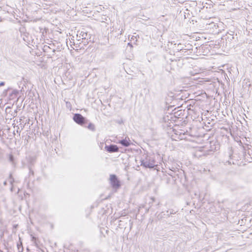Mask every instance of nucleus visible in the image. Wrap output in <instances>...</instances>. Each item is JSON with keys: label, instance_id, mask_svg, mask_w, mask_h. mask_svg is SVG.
<instances>
[{"label": "nucleus", "instance_id": "nucleus-20", "mask_svg": "<svg viewBox=\"0 0 252 252\" xmlns=\"http://www.w3.org/2000/svg\"><path fill=\"white\" fill-rule=\"evenodd\" d=\"M34 159H33V158H31L30 162H31V164H32V163L34 162Z\"/></svg>", "mask_w": 252, "mask_h": 252}, {"label": "nucleus", "instance_id": "nucleus-19", "mask_svg": "<svg viewBox=\"0 0 252 252\" xmlns=\"http://www.w3.org/2000/svg\"><path fill=\"white\" fill-rule=\"evenodd\" d=\"M5 84V83L4 82H1L0 83V87L4 86Z\"/></svg>", "mask_w": 252, "mask_h": 252}, {"label": "nucleus", "instance_id": "nucleus-13", "mask_svg": "<svg viewBox=\"0 0 252 252\" xmlns=\"http://www.w3.org/2000/svg\"><path fill=\"white\" fill-rule=\"evenodd\" d=\"M29 174H30V175L33 176L34 175V172H33V170H32V168H31V166H29Z\"/></svg>", "mask_w": 252, "mask_h": 252}, {"label": "nucleus", "instance_id": "nucleus-27", "mask_svg": "<svg viewBox=\"0 0 252 252\" xmlns=\"http://www.w3.org/2000/svg\"><path fill=\"white\" fill-rule=\"evenodd\" d=\"M241 221H242V222H241V224H242L244 222V219H242V220H241Z\"/></svg>", "mask_w": 252, "mask_h": 252}, {"label": "nucleus", "instance_id": "nucleus-14", "mask_svg": "<svg viewBox=\"0 0 252 252\" xmlns=\"http://www.w3.org/2000/svg\"><path fill=\"white\" fill-rule=\"evenodd\" d=\"M10 112H11V107L9 106L7 107L5 109V112L7 114H8V113H10Z\"/></svg>", "mask_w": 252, "mask_h": 252}, {"label": "nucleus", "instance_id": "nucleus-21", "mask_svg": "<svg viewBox=\"0 0 252 252\" xmlns=\"http://www.w3.org/2000/svg\"><path fill=\"white\" fill-rule=\"evenodd\" d=\"M151 206H150L149 207H148V208H146V212H145V213H148V211H149V208H150V207Z\"/></svg>", "mask_w": 252, "mask_h": 252}, {"label": "nucleus", "instance_id": "nucleus-6", "mask_svg": "<svg viewBox=\"0 0 252 252\" xmlns=\"http://www.w3.org/2000/svg\"><path fill=\"white\" fill-rule=\"evenodd\" d=\"M118 143L125 147H128L131 144L129 138L127 137H126L125 139L119 140Z\"/></svg>", "mask_w": 252, "mask_h": 252}, {"label": "nucleus", "instance_id": "nucleus-11", "mask_svg": "<svg viewBox=\"0 0 252 252\" xmlns=\"http://www.w3.org/2000/svg\"><path fill=\"white\" fill-rule=\"evenodd\" d=\"M90 41H91V39H89V40H82V43H83L84 45H87V44L89 43V42Z\"/></svg>", "mask_w": 252, "mask_h": 252}, {"label": "nucleus", "instance_id": "nucleus-12", "mask_svg": "<svg viewBox=\"0 0 252 252\" xmlns=\"http://www.w3.org/2000/svg\"><path fill=\"white\" fill-rule=\"evenodd\" d=\"M248 154L251 157L252 159V148H249L248 150Z\"/></svg>", "mask_w": 252, "mask_h": 252}, {"label": "nucleus", "instance_id": "nucleus-33", "mask_svg": "<svg viewBox=\"0 0 252 252\" xmlns=\"http://www.w3.org/2000/svg\"><path fill=\"white\" fill-rule=\"evenodd\" d=\"M168 212H169L168 211H167V212H166V213H167V215H168V216L169 215V214H168Z\"/></svg>", "mask_w": 252, "mask_h": 252}, {"label": "nucleus", "instance_id": "nucleus-3", "mask_svg": "<svg viewBox=\"0 0 252 252\" xmlns=\"http://www.w3.org/2000/svg\"><path fill=\"white\" fill-rule=\"evenodd\" d=\"M110 181L113 188L118 189L120 187L121 184L120 181L118 180L116 175H110Z\"/></svg>", "mask_w": 252, "mask_h": 252}, {"label": "nucleus", "instance_id": "nucleus-15", "mask_svg": "<svg viewBox=\"0 0 252 252\" xmlns=\"http://www.w3.org/2000/svg\"><path fill=\"white\" fill-rule=\"evenodd\" d=\"M17 111L14 110V111L11 114V116H12L13 117H15L17 116Z\"/></svg>", "mask_w": 252, "mask_h": 252}, {"label": "nucleus", "instance_id": "nucleus-22", "mask_svg": "<svg viewBox=\"0 0 252 252\" xmlns=\"http://www.w3.org/2000/svg\"><path fill=\"white\" fill-rule=\"evenodd\" d=\"M230 35L231 36H229V37H228V38H230V39H231L232 38H234V37H233V34H230Z\"/></svg>", "mask_w": 252, "mask_h": 252}, {"label": "nucleus", "instance_id": "nucleus-4", "mask_svg": "<svg viewBox=\"0 0 252 252\" xmlns=\"http://www.w3.org/2000/svg\"><path fill=\"white\" fill-rule=\"evenodd\" d=\"M105 150L108 153H114L119 151L118 147L114 144H111L110 145H106L105 147Z\"/></svg>", "mask_w": 252, "mask_h": 252}, {"label": "nucleus", "instance_id": "nucleus-17", "mask_svg": "<svg viewBox=\"0 0 252 252\" xmlns=\"http://www.w3.org/2000/svg\"><path fill=\"white\" fill-rule=\"evenodd\" d=\"M142 208H145V205H141V206H139V209H138V212L140 211V209Z\"/></svg>", "mask_w": 252, "mask_h": 252}, {"label": "nucleus", "instance_id": "nucleus-2", "mask_svg": "<svg viewBox=\"0 0 252 252\" xmlns=\"http://www.w3.org/2000/svg\"><path fill=\"white\" fill-rule=\"evenodd\" d=\"M74 121L78 125L82 126H85L88 120L80 114H75L73 117Z\"/></svg>", "mask_w": 252, "mask_h": 252}, {"label": "nucleus", "instance_id": "nucleus-25", "mask_svg": "<svg viewBox=\"0 0 252 252\" xmlns=\"http://www.w3.org/2000/svg\"><path fill=\"white\" fill-rule=\"evenodd\" d=\"M70 103H68V102H66V106L67 107H70Z\"/></svg>", "mask_w": 252, "mask_h": 252}, {"label": "nucleus", "instance_id": "nucleus-10", "mask_svg": "<svg viewBox=\"0 0 252 252\" xmlns=\"http://www.w3.org/2000/svg\"><path fill=\"white\" fill-rule=\"evenodd\" d=\"M17 94V92L15 91H12L11 94H10V97L13 98L14 96H15Z\"/></svg>", "mask_w": 252, "mask_h": 252}, {"label": "nucleus", "instance_id": "nucleus-24", "mask_svg": "<svg viewBox=\"0 0 252 252\" xmlns=\"http://www.w3.org/2000/svg\"><path fill=\"white\" fill-rule=\"evenodd\" d=\"M117 122L118 124H121L122 123H123V121H122V120H121V121H117Z\"/></svg>", "mask_w": 252, "mask_h": 252}, {"label": "nucleus", "instance_id": "nucleus-16", "mask_svg": "<svg viewBox=\"0 0 252 252\" xmlns=\"http://www.w3.org/2000/svg\"><path fill=\"white\" fill-rule=\"evenodd\" d=\"M14 181V179L12 177V175H10L9 176V182L11 184L12 183V182Z\"/></svg>", "mask_w": 252, "mask_h": 252}, {"label": "nucleus", "instance_id": "nucleus-7", "mask_svg": "<svg viewBox=\"0 0 252 252\" xmlns=\"http://www.w3.org/2000/svg\"><path fill=\"white\" fill-rule=\"evenodd\" d=\"M88 128L90 130L93 131H94L95 129V126L91 123H90L87 126Z\"/></svg>", "mask_w": 252, "mask_h": 252}, {"label": "nucleus", "instance_id": "nucleus-1", "mask_svg": "<svg viewBox=\"0 0 252 252\" xmlns=\"http://www.w3.org/2000/svg\"><path fill=\"white\" fill-rule=\"evenodd\" d=\"M141 165L145 168H153L156 166L155 159L149 156H146L145 158L140 160Z\"/></svg>", "mask_w": 252, "mask_h": 252}, {"label": "nucleus", "instance_id": "nucleus-30", "mask_svg": "<svg viewBox=\"0 0 252 252\" xmlns=\"http://www.w3.org/2000/svg\"><path fill=\"white\" fill-rule=\"evenodd\" d=\"M128 45H129V46H132V45H131V43H128Z\"/></svg>", "mask_w": 252, "mask_h": 252}, {"label": "nucleus", "instance_id": "nucleus-9", "mask_svg": "<svg viewBox=\"0 0 252 252\" xmlns=\"http://www.w3.org/2000/svg\"><path fill=\"white\" fill-rule=\"evenodd\" d=\"M19 252H23V247L22 246V243L20 242V243H17V245Z\"/></svg>", "mask_w": 252, "mask_h": 252}, {"label": "nucleus", "instance_id": "nucleus-29", "mask_svg": "<svg viewBox=\"0 0 252 252\" xmlns=\"http://www.w3.org/2000/svg\"><path fill=\"white\" fill-rule=\"evenodd\" d=\"M3 235V233H1L0 235V237H2V236Z\"/></svg>", "mask_w": 252, "mask_h": 252}, {"label": "nucleus", "instance_id": "nucleus-8", "mask_svg": "<svg viewBox=\"0 0 252 252\" xmlns=\"http://www.w3.org/2000/svg\"><path fill=\"white\" fill-rule=\"evenodd\" d=\"M177 49L178 51H181L183 50H190V49H189V48H185L183 46V45L181 44V43H179L178 44Z\"/></svg>", "mask_w": 252, "mask_h": 252}, {"label": "nucleus", "instance_id": "nucleus-28", "mask_svg": "<svg viewBox=\"0 0 252 252\" xmlns=\"http://www.w3.org/2000/svg\"><path fill=\"white\" fill-rule=\"evenodd\" d=\"M123 29H122L121 32H120V34H122L123 33Z\"/></svg>", "mask_w": 252, "mask_h": 252}, {"label": "nucleus", "instance_id": "nucleus-18", "mask_svg": "<svg viewBox=\"0 0 252 252\" xmlns=\"http://www.w3.org/2000/svg\"><path fill=\"white\" fill-rule=\"evenodd\" d=\"M13 159H14L12 155H10V157H9V160L11 161H12L13 160Z\"/></svg>", "mask_w": 252, "mask_h": 252}, {"label": "nucleus", "instance_id": "nucleus-34", "mask_svg": "<svg viewBox=\"0 0 252 252\" xmlns=\"http://www.w3.org/2000/svg\"><path fill=\"white\" fill-rule=\"evenodd\" d=\"M214 150H217V147H215V149H214Z\"/></svg>", "mask_w": 252, "mask_h": 252}, {"label": "nucleus", "instance_id": "nucleus-23", "mask_svg": "<svg viewBox=\"0 0 252 252\" xmlns=\"http://www.w3.org/2000/svg\"><path fill=\"white\" fill-rule=\"evenodd\" d=\"M151 199L152 200V202H150L149 204L152 203L154 201V198L153 197H152Z\"/></svg>", "mask_w": 252, "mask_h": 252}, {"label": "nucleus", "instance_id": "nucleus-26", "mask_svg": "<svg viewBox=\"0 0 252 252\" xmlns=\"http://www.w3.org/2000/svg\"><path fill=\"white\" fill-rule=\"evenodd\" d=\"M226 163H228V164H231V161H229V160H227V161H226Z\"/></svg>", "mask_w": 252, "mask_h": 252}, {"label": "nucleus", "instance_id": "nucleus-35", "mask_svg": "<svg viewBox=\"0 0 252 252\" xmlns=\"http://www.w3.org/2000/svg\"><path fill=\"white\" fill-rule=\"evenodd\" d=\"M170 214H173V212H171L170 213Z\"/></svg>", "mask_w": 252, "mask_h": 252}, {"label": "nucleus", "instance_id": "nucleus-5", "mask_svg": "<svg viewBox=\"0 0 252 252\" xmlns=\"http://www.w3.org/2000/svg\"><path fill=\"white\" fill-rule=\"evenodd\" d=\"M91 36L90 34H89L88 32L84 31L80 32L78 36L79 38H81L82 40H84L91 39Z\"/></svg>", "mask_w": 252, "mask_h": 252}, {"label": "nucleus", "instance_id": "nucleus-32", "mask_svg": "<svg viewBox=\"0 0 252 252\" xmlns=\"http://www.w3.org/2000/svg\"><path fill=\"white\" fill-rule=\"evenodd\" d=\"M4 185H6V181L4 182Z\"/></svg>", "mask_w": 252, "mask_h": 252}, {"label": "nucleus", "instance_id": "nucleus-36", "mask_svg": "<svg viewBox=\"0 0 252 252\" xmlns=\"http://www.w3.org/2000/svg\"><path fill=\"white\" fill-rule=\"evenodd\" d=\"M0 252H3L0 250Z\"/></svg>", "mask_w": 252, "mask_h": 252}, {"label": "nucleus", "instance_id": "nucleus-31", "mask_svg": "<svg viewBox=\"0 0 252 252\" xmlns=\"http://www.w3.org/2000/svg\"><path fill=\"white\" fill-rule=\"evenodd\" d=\"M27 251H28V252H30V250L29 249V248H27Z\"/></svg>", "mask_w": 252, "mask_h": 252}]
</instances>
